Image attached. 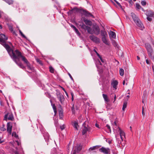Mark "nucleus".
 Here are the masks:
<instances>
[{"mask_svg":"<svg viewBox=\"0 0 154 154\" xmlns=\"http://www.w3.org/2000/svg\"><path fill=\"white\" fill-rule=\"evenodd\" d=\"M9 54L13 60L20 68L22 69L25 68V67L21 62L19 61V58L20 57L21 58V60L26 65L27 68L31 71L32 70V68L31 67L30 63L25 57L22 55L21 53L18 50H16L14 51L13 50Z\"/></svg>","mask_w":154,"mask_h":154,"instance_id":"1","label":"nucleus"},{"mask_svg":"<svg viewBox=\"0 0 154 154\" xmlns=\"http://www.w3.org/2000/svg\"><path fill=\"white\" fill-rule=\"evenodd\" d=\"M8 38L5 34H0V42L1 44L6 49L8 54H10L13 50L6 43V41Z\"/></svg>","mask_w":154,"mask_h":154,"instance_id":"2","label":"nucleus"},{"mask_svg":"<svg viewBox=\"0 0 154 154\" xmlns=\"http://www.w3.org/2000/svg\"><path fill=\"white\" fill-rule=\"evenodd\" d=\"M131 15L134 21L136 23L137 25L139 27L140 29L143 30L144 28V27L140 19L134 13H132L131 14Z\"/></svg>","mask_w":154,"mask_h":154,"instance_id":"3","label":"nucleus"},{"mask_svg":"<svg viewBox=\"0 0 154 154\" xmlns=\"http://www.w3.org/2000/svg\"><path fill=\"white\" fill-rule=\"evenodd\" d=\"M78 12H79L81 13L82 14H84L85 16L88 17H94L93 15H92L91 13L90 12L85 11L83 10L80 9H78Z\"/></svg>","mask_w":154,"mask_h":154,"instance_id":"4","label":"nucleus"},{"mask_svg":"<svg viewBox=\"0 0 154 154\" xmlns=\"http://www.w3.org/2000/svg\"><path fill=\"white\" fill-rule=\"evenodd\" d=\"M146 48L148 52L149 56L151 57H152V49L149 43H146L145 44Z\"/></svg>","mask_w":154,"mask_h":154,"instance_id":"5","label":"nucleus"},{"mask_svg":"<svg viewBox=\"0 0 154 154\" xmlns=\"http://www.w3.org/2000/svg\"><path fill=\"white\" fill-rule=\"evenodd\" d=\"M7 119L11 121H13L14 119L13 115L11 112H8L5 115L4 120H7Z\"/></svg>","mask_w":154,"mask_h":154,"instance_id":"6","label":"nucleus"},{"mask_svg":"<svg viewBox=\"0 0 154 154\" xmlns=\"http://www.w3.org/2000/svg\"><path fill=\"white\" fill-rule=\"evenodd\" d=\"M88 125L86 124V122L84 123L82 125V134L83 135L85 134L87 131H89V128L87 127Z\"/></svg>","mask_w":154,"mask_h":154,"instance_id":"7","label":"nucleus"},{"mask_svg":"<svg viewBox=\"0 0 154 154\" xmlns=\"http://www.w3.org/2000/svg\"><path fill=\"white\" fill-rule=\"evenodd\" d=\"M82 27L85 30H87L89 33L92 34L94 33V31L90 27L86 26L85 25H83L82 26Z\"/></svg>","mask_w":154,"mask_h":154,"instance_id":"8","label":"nucleus"},{"mask_svg":"<svg viewBox=\"0 0 154 154\" xmlns=\"http://www.w3.org/2000/svg\"><path fill=\"white\" fill-rule=\"evenodd\" d=\"M99 150L100 152L106 154H108L110 153V150L109 148H106L103 147L100 148Z\"/></svg>","mask_w":154,"mask_h":154,"instance_id":"9","label":"nucleus"},{"mask_svg":"<svg viewBox=\"0 0 154 154\" xmlns=\"http://www.w3.org/2000/svg\"><path fill=\"white\" fill-rule=\"evenodd\" d=\"M89 38L91 40L95 43H99L100 42L99 38L94 35H90Z\"/></svg>","mask_w":154,"mask_h":154,"instance_id":"10","label":"nucleus"},{"mask_svg":"<svg viewBox=\"0 0 154 154\" xmlns=\"http://www.w3.org/2000/svg\"><path fill=\"white\" fill-rule=\"evenodd\" d=\"M56 95L57 96V98L59 100L60 102L62 103L64 99V98L62 94H60V92H57L56 93Z\"/></svg>","mask_w":154,"mask_h":154,"instance_id":"11","label":"nucleus"},{"mask_svg":"<svg viewBox=\"0 0 154 154\" xmlns=\"http://www.w3.org/2000/svg\"><path fill=\"white\" fill-rule=\"evenodd\" d=\"M116 131L119 132L120 137L121 140L122 141L123 139L122 136H123L125 137V135L124 132L122 131L119 127H118L117 129V130Z\"/></svg>","mask_w":154,"mask_h":154,"instance_id":"12","label":"nucleus"},{"mask_svg":"<svg viewBox=\"0 0 154 154\" xmlns=\"http://www.w3.org/2000/svg\"><path fill=\"white\" fill-rule=\"evenodd\" d=\"M7 131L9 133V134H11V131L12 126L10 122L8 123L7 124Z\"/></svg>","mask_w":154,"mask_h":154,"instance_id":"13","label":"nucleus"},{"mask_svg":"<svg viewBox=\"0 0 154 154\" xmlns=\"http://www.w3.org/2000/svg\"><path fill=\"white\" fill-rule=\"evenodd\" d=\"M93 31L94 33L97 35H98L100 33V29L98 26H94Z\"/></svg>","mask_w":154,"mask_h":154,"instance_id":"14","label":"nucleus"},{"mask_svg":"<svg viewBox=\"0 0 154 154\" xmlns=\"http://www.w3.org/2000/svg\"><path fill=\"white\" fill-rule=\"evenodd\" d=\"M107 37H103L102 38V40L103 42L106 45H109V43L108 39L107 38Z\"/></svg>","mask_w":154,"mask_h":154,"instance_id":"15","label":"nucleus"},{"mask_svg":"<svg viewBox=\"0 0 154 154\" xmlns=\"http://www.w3.org/2000/svg\"><path fill=\"white\" fill-rule=\"evenodd\" d=\"M42 132L43 134V136L44 137L45 139L46 140H48L49 138V135L48 133L45 131H42Z\"/></svg>","mask_w":154,"mask_h":154,"instance_id":"16","label":"nucleus"},{"mask_svg":"<svg viewBox=\"0 0 154 154\" xmlns=\"http://www.w3.org/2000/svg\"><path fill=\"white\" fill-rule=\"evenodd\" d=\"M59 114L60 119H63V113L62 109L61 108H60V109L59 110Z\"/></svg>","mask_w":154,"mask_h":154,"instance_id":"17","label":"nucleus"},{"mask_svg":"<svg viewBox=\"0 0 154 154\" xmlns=\"http://www.w3.org/2000/svg\"><path fill=\"white\" fill-rule=\"evenodd\" d=\"M146 15L147 17H154V13L152 11H148L146 13Z\"/></svg>","mask_w":154,"mask_h":154,"instance_id":"18","label":"nucleus"},{"mask_svg":"<svg viewBox=\"0 0 154 154\" xmlns=\"http://www.w3.org/2000/svg\"><path fill=\"white\" fill-rule=\"evenodd\" d=\"M109 35L110 38H115L116 37V34L115 32L111 31L109 33Z\"/></svg>","mask_w":154,"mask_h":154,"instance_id":"19","label":"nucleus"},{"mask_svg":"<svg viewBox=\"0 0 154 154\" xmlns=\"http://www.w3.org/2000/svg\"><path fill=\"white\" fill-rule=\"evenodd\" d=\"M101 35L102 37H107L108 35L106 32L104 30H101Z\"/></svg>","mask_w":154,"mask_h":154,"instance_id":"20","label":"nucleus"},{"mask_svg":"<svg viewBox=\"0 0 154 154\" xmlns=\"http://www.w3.org/2000/svg\"><path fill=\"white\" fill-rule=\"evenodd\" d=\"M103 96L106 103L108 105L109 103H108V102L109 101V100L108 99L107 95L104 94H103Z\"/></svg>","mask_w":154,"mask_h":154,"instance_id":"21","label":"nucleus"},{"mask_svg":"<svg viewBox=\"0 0 154 154\" xmlns=\"http://www.w3.org/2000/svg\"><path fill=\"white\" fill-rule=\"evenodd\" d=\"M118 84V82L116 80L113 81L112 83V85L113 86V88L116 89V86Z\"/></svg>","mask_w":154,"mask_h":154,"instance_id":"22","label":"nucleus"},{"mask_svg":"<svg viewBox=\"0 0 154 154\" xmlns=\"http://www.w3.org/2000/svg\"><path fill=\"white\" fill-rule=\"evenodd\" d=\"M72 126L76 129H77V122L75 121H73L71 122Z\"/></svg>","mask_w":154,"mask_h":154,"instance_id":"23","label":"nucleus"},{"mask_svg":"<svg viewBox=\"0 0 154 154\" xmlns=\"http://www.w3.org/2000/svg\"><path fill=\"white\" fill-rule=\"evenodd\" d=\"M77 11V9H72L68 12V14L71 15L74 13H75Z\"/></svg>","mask_w":154,"mask_h":154,"instance_id":"24","label":"nucleus"},{"mask_svg":"<svg viewBox=\"0 0 154 154\" xmlns=\"http://www.w3.org/2000/svg\"><path fill=\"white\" fill-rule=\"evenodd\" d=\"M9 5H12L14 1L12 0H2Z\"/></svg>","mask_w":154,"mask_h":154,"instance_id":"25","label":"nucleus"},{"mask_svg":"<svg viewBox=\"0 0 154 154\" xmlns=\"http://www.w3.org/2000/svg\"><path fill=\"white\" fill-rule=\"evenodd\" d=\"M84 21L86 24L90 26L92 24L90 20H84Z\"/></svg>","mask_w":154,"mask_h":154,"instance_id":"26","label":"nucleus"},{"mask_svg":"<svg viewBox=\"0 0 154 154\" xmlns=\"http://www.w3.org/2000/svg\"><path fill=\"white\" fill-rule=\"evenodd\" d=\"M127 104V103L126 102H124L122 107V110L124 111L125 109L126 108Z\"/></svg>","mask_w":154,"mask_h":154,"instance_id":"27","label":"nucleus"},{"mask_svg":"<svg viewBox=\"0 0 154 154\" xmlns=\"http://www.w3.org/2000/svg\"><path fill=\"white\" fill-rule=\"evenodd\" d=\"M83 144H80L78 145V151H80L82 148Z\"/></svg>","mask_w":154,"mask_h":154,"instance_id":"28","label":"nucleus"},{"mask_svg":"<svg viewBox=\"0 0 154 154\" xmlns=\"http://www.w3.org/2000/svg\"><path fill=\"white\" fill-rule=\"evenodd\" d=\"M120 74L122 76L124 75V70L122 69H120L119 70Z\"/></svg>","mask_w":154,"mask_h":154,"instance_id":"29","label":"nucleus"},{"mask_svg":"<svg viewBox=\"0 0 154 154\" xmlns=\"http://www.w3.org/2000/svg\"><path fill=\"white\" fill-rule=\"evenodd\" d=\"M70 26L74 30H75V32L77 33V29L76 27L72 24H71Z\"/></svg>","mask_w":154,"mask_h":154,"instance_id":"30","label":"nucleus"},{"mask_svg":"<svg viewBox=\"0 0 154 154\" xmlns=\"http://www.w3.org/2000/svg\"><path fill=\"white\" fill-rule=\"evenodd\" d=\"M77 154V149L75 147L73 148V152H72V154Z\"/></svg>","mask_w":154,"mask_h":154,"instance_id":"31","label":"nucleus"},{"mask_svg":"<svg viewBox=\"0 0 154 154\" xmlns=\"http://www.w3.org/2000/svg\"><path fill=\"white\" fill-rule=\"evenodd\" d=\"M53 108L54 109V112L55 113V115L57 112V110H56V107L54 104L53 105Z\"/></svg>","mask_w":154,"mask_h":154,"instance_id":"32","label":"nucleus"},{"mask_svg":"<svg viewBox=\"0 0 154 154\" xmlns=\"http://www.w3.org/2000/svg\"><path fill=\"white\" fill-rule=\"evenodd\" d=\"M50 72L51 73H54V69L52 67H49Z\"/></svg>","mask_w":154,"mask_h":154,"instance_id":"33","label":"nucleus"},{"mask_svg":"<svg viewBox=\"0 0 154 154\" xmlns=\"http://www.w3.org/2000/svg\"><path fill=\"white\" fill-rule=\"evenodd\" d=\"M98 147L97 146H93V147H91L90 149H89V150H95L97 149L98 148Z\"/></svg>","mask_w":154,"mask_h":154,"instance_id":"34","label":"nucleus"},{"mask_svg":"<svg viewBox=\"0 0 154 154\" xmlns=\"http://www.w3.org/2000/svg\"><path fill=\"white\" fill-rule=\"evenodd\" d=\"M112 44L115 47H116L117 46L116 42L114 40H112Z\"/></svg>","mask_w":154,"mask_h":154,"instance_id":"35","label":"nucleus"},{"mask_svg":"<svg viewBox=\"0 0 154 154\" xmlns=\"http://www.w3.org/2000/svg\"><path fill=\"white\" fill-rule=\"evenodd\" d=\"M12 136L15 137L17 138L18 137V135H17L15 132H13L12 133Z\"/></svg>","mask_w":154,"mask_h":154,"instance_id":"36","label":"nucleus"},{"mask_svg":"<svg viewBox=\"0 0 154 154\" xmlns=\"http://www.w3.org/2000/svg\"><path fill=\"white\" fill-rule=\"evenodd\" d=\"M19 32L20 34H21V35L23 37V38H26V37L23 34V33L22 32L20 31L19 30Z\"/></svg>","mask_w":154,"mask_h":154,"instance_id":"37","label":"nucleus"},{"mask_svg":"<svg viewBox=\"0 0 154 154\" xmlns=\"http://www.w3.org/2000/svg\"><path fill=\"white\" fill-rule=\"evenodd\" d=\"M136 8L138 9H140L141 8L140 6L138 4H136Z\"/></svg>","mask_w":154,"mask_h":154,"instance_id":"38","label":"nucleus"},{"mask_svg":"<svg viewBox=\"0 0 154 154\" xmlns=\"http://www.w3.org/2000/svg\"><path fill=\"white\" fill-rule=\"evenodd\" d=\"M60 128L61 130H63L65 128V125H63L60 126Z\"/></svg>","mask_w":154,"mask_h":154,"instance_id":"39","label":"nucleus"},{"mask_svg":"<svg viewBox=\"0 0 154 154\" xmlns=\"http://www.w3.org/2000/svg\"><path fill=\"white\" fill-rule=\"evenodd\" d=\"M72 112L73 114H75V113L74 107V106L73 105V106L72 108Z\"/></svg>","mask_w":154,"mask_h":154,"instance_id":"40","label":"nucleus"},{"mask_svg":"<svg viewBox=\"0 0 154 154\" xmlns=\"http://www.w3.org/2000/svg\"><path fill=\"white\" fill-rule=\"evenodd\" d=\"M141 4L143 5H145L146 4V2L144 1H143L141 2Z\"/></svg>","mask_w":154,"mask_h":154,"instance_id":"41","label":"nucleus"},{"mask_svg":"<svg viewBox=\"0 0 154 154\" xmlns=\"http://www.w3.org/2000/svg\"><path fill=\"white\" fill-rule=\"evenodd\" d=\"M147 19L149 21H151L152 20V18L149 17H147Z\"/></svg>","mask_w":154,"mask_h":154,"instance_id":"42","label":"nucleus"},{"mask_svg":"<svg viewBox=\"0 0 154 154\" xmlns=\"http://www.w3.org/2000/svg\"><path fill=\"white\" fill-rule=\"evenodd\" d=\"M129 78V76L128 75H127L125 76V78L124 80H125V81H127L128 79Z\"/></svg>","mask_w":154,"mask_h":154,"instance_id":"43","label":"nucleus"},{"mask_svg":"<svg viewBox=\"0 0 154 154\" xmlns=\"http://www.w3.org/2000/svg\"><path fill=\"white\" fill-rule=\"evenodd\" d=\"M106 127L109 129V131H110V132H111V128H110V126L108 125H106Z\"/></svg>","mask_w":154,"mask_h":154,"instance_id":"44","label":"nucleus"},{"mask_svg":"<svg viewBox=\"0 0 154 154\" xmlns=\"http://www.w3.org/2000/svg\"><path fill=\"white\" fill-rule=\"evenodd\" d=\"M128 2H129V3L131 5H132L133 4V2L132 0H129L128 1Z\"/></svg>","mask_w":154,"mask_h":154,"instance_id":"45","label":"nucleus"},{"mask_svg":"<svg viewBox=\"0 0 154 154\" xmlns=\"http://www.w3.org/2000/svg\"><path fill=\"white\" fill-rule=\"evenodd\" d=\"M37 61L40 64H42V61L38 59H37Z\"/></svg>","mask_w":154,"mask_h":154,"instance_id":"46","label":"nucleus"},{"mask_svg":"<svg viewBox=\"0 0 154 154\" xmlns=\"http://www.w3.org/2000/svg\"><path fill=\"white\" fill-rule=\"evenodd\" d=\"M71 96H72L71 99H72V100L73 101L74 100V98H73L74 94L72 93H71Z\"/></svg>","mask_w":154,"mask_h":154,"instance_id":"47","label":"nucleus"},{"mask_svg":"<svg viewBox=\"0 0 154 154\" xmlns=\"http://www.w3.org/2000/svg\"><path fill=\"white\" fill-rule=\"evenodd\" d=\"M99 58L102 63H104V60L103 59V58H102V57H99Z\"/></svg>","mask_w":154,"mask_h":154,"instance_id":"48","label":"nucleus"},{"mask_svg":"<svg viewBox=\"0 0 154 154\" xmlns=\"http://www.w3.org/2000/svg\"><path fill=\"white\" fill-rule=\"evenodd\" d=\"M116 3L119 7H122V6L121 5V4L118 2L117 1H116Z\"/></svg>","mask_w":154,"mask_h":154,"instance_id":"49","label":"nucleus"},{"mask_svg":"<svg viewBox=\"0 0 154 154\" xmlns=\"http://www.w3.org/2000/svg\"><path fill=\"white\" fill-rule=\"evenodd\" d=\"M96 54L99 58L101 57L100 55L97 52H96Z\"/></svg>","mask_w":154,"mask_h":154,"instance_id":"50","label":"nucleus"},{"mask_svg":"<svg viewBox=\"0 0 154 154\" xmlns=\"http://www.w3.org/2000/svg\"><path fill=\"white\" fill-rule=\"evenodd\" d=\"M146 62L147 64H149V62L147 59L146 60Z\"/></svg>","mask_w":154,"mask_h":154,"instance_id":"51","label":"nucleus"},{"mask_svg":"<svg viewBox=\"0 0 154 154\" xmlns=\"http://www.w3.org/2000/svg\"><path fill=\"white\" fill-rule=\"evenodd\" d=\"M116 94H115L114 97V101L113 102V103H114L115 101L116 100Z\"/></svg>","mask_w":154,"mask_h":154,"instance_id":"52","label":"nucleus"},{"mask_svg":"<svg viewBox=\"0 0 154 154\" xmlns=\"http://www.w3.org/2000/svg\"><path fill=\"white\" fill-rule=\"evenodd\" d=\"M69 74V75L70 77V78L72 79V80H73V78L72 76L71 75H70V74L69 73L68 74Z\"/></svg>","mask_w":154,"mask_h":154,"instance_id":"53","label":"nucleus"},{"mask_svg":"<svg viewBox=\"0 0 154 154\" xmlns=\"http://www.w3.org/2000/svg\"><path fill=\"white\" fill-rule=\"evenodd\" d=\"M142 114L143 116H144L145 115V113L144 112V111H142Z\"/></svg>","mask_w":154,"mask_h":154,"instance_id":"54","label":"nucleus"},{"mask_svg":"<svg viewBox=\"0 0 154 154\" xmlns=\"http://www.w3.org/2000/svg\"><path fill=\"white\" fill-rule=\"evenodd\" d=\"M95 126H96L97 127V128H99V125H98V124H95Z\"/></svg>","mask_w":154,"mask_h":154,"instance_id":"55","label":"nucleus"},{"mask_svg":"<svg viewBox=\"0 0 154 154\" xmlns=\"http://www.w3.org/2000/svg\"><path fill=\"white\" fill-rule=\"evenodd\" d=\"M152 68L153 72V73H154V66H153V65L152 66Z\"/></svg>","mask_w":154,"mask_h":154,"instance_id":"56","label":"nucleus"},{"mask_svg":"<svg viewBox=\"0 0 154 154\" xmlns=\"http://www.w3.org/2000/svg\"><path fill=\"white\" fill-rule=\"evenodd\" d=\"M98 61L99 64H100V65H102L101 63L100 62V61L99 60H98Z\"/></svg>","mask_w":154,"mask_h":154,"instance_id":"57","label":"nucleus"},{"mask_svg":"<svg viewBox=\"0 0 154 154\" xmlns=\"http://www.w3.org/2000/svg\"><path fill=\"white\" fill-rule=\"evenodd\" d=\"M137 58L138 60H139L140 59V58L138 56H137Z\"/></svg>","mask_w":154,"mask_h":154,"instance_id":"58","label":"nucleus"},{"mask_svg":"<svg viewBox=\"0 0 154 154\" xmlns=\"http://www.w3.org/2000/svg\"><path fill=\"white\" fill-rule=\"evenodd\" d=\"M62 90H63V91H64L65 92H66V91H65V89H64V88H63V87H62Z\"/></svg>","mask_w":154,"mask_h":154,"instance_id":"59","label":"nucleus"},{"mask_svg":"<svg viewBox=\"0 0 154 154\" xmlns=\"http://www.w3.org/2000/svg\"><path fill=\"white\" fill-rule=\"evenodd\" d=\"M77 33H78V35H80V34L78 31Z\"/></svg>","mask_w":154,"mask_h":154,"instance_id":"60","label":"nucleus"},{"mask_svg":"<svg viewBox=\"0 0 154 154\" xmlns=\"http://www.w3.org/2000/svg\"><path fill=\"white\" fill-rule=\"evenodd\" d=\"M125 83V80H124L123 82V85H124Z\"/></svg>","mask_w":154,"mask_h":154,"instance_id":"61","label":"nucleus"},{"mask_svg":"<svg viewBox=\"0 0 154 154\" xmlns=\"http://www.w3.org/2000/svg\"><path fill=\"white\" fill-rule=\"evenodd\" d=\"M2 17V12H1L0 11V18L1 17Z\"/></svg>","mask_w":154,"mask_h":154,"instance_id":"62","label":"nucleus"},{"mask_svg":"<svg viewBox=\"0 0 154 154\" xmlns=\"http://www.w3.org/2000/svg\"><path fill=\"white\" fill-rule=\"evenodd\" d=\"M114 125H117L116 121H115V122H114Z\"/></svg>","mask_w":154,"mask_h":154,"instance_id":"63","label":"nucleus"},{"mask_svg":"<svg viewBox=\"0 0 154 154\" xmlns=\"http://www.w3.org/2000/svg\"><path fill=\"white\" fill-rule=\"evenodd\" d=\"M9 29L11 31H12V27H11V28H10Z\"/></svg>","mask_w":154,"mask_h":154,"instance_id":"64","label":"nucleus"}]
</instances>
